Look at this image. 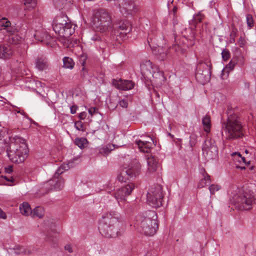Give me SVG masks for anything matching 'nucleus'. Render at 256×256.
Listing matches in <instances>:
<instances>
[{
	"label": "nucleus",
	"mask_w": 256,
	"mask_h": 256,
	"mask_svg": "<svg viewBox=\"0 0 256 256\" xmlns=\"http://www.w3.org/2000/svg\"><path fill=\"white\" fill-rule=\"evenodd\" d=\"M118 214L110 212L102 216L100 220L98 230L100 234L106 238H116L122 235L118 231Z\"/></svg>",
	"instance_id": "obj_1"
},
{
	"label": "nucleus",
	"mask_w": 256,
	"mask_h": 256,
	"mask_svg": "<svg viewBox=\"0 0 256 256\" xmlns=\"http://www.w3.org/2000/svg\"><path fill=\"white\" fill-rule=\"evenodd\" d=\"M156 214L154 211H149L144 214L136 216L134 227L146 236H152L158 229Z\"/></svg>",
	"instance_id": "obj_2"
},
{
	"label": "nucleus",
	"mask_w": 256,
	"mask_h": 256,
	"mask_svg": "<svg viewBox=\"0 0 256 256\" xmlns=\"http://www.w3.org/2000/svg\"><path fill=\"white\" fill-rule=\"evenodd\" d=\"M222 128L228 140H234L244 136L243 126L240 118L237 114H231L226 121L222 122Z\"/></svg>",
	"instance_id": "obj_3"
},
{
	"label": "nucleus",
	"mask_w": 256,
	"mask_h": 256,
	"mask_svg": "<svg viewBox=\"0 0 256 256\" xmlns=\"http://www.w3.org/2000/svg\"><path fill=\"white\" fill-rule=\"evenodd\" d=\"M28 146L25 140L21 138H14V142L10 144L7 154L10 160L14 163L23 162L27 156Z\"/></svg>",
	"instance_id": "obj_4"
},
{
	"label": "nucleus",
	"mask_w": 256,
	"mask_h": 256,
	"mask_svg": "<svg viewBox=\"0 0 256 256\" xmlns=\"http://www.w3.org/2000/svg\"><path fill=\"white\" fill-rule=\"evenodd\" d=\"M67 19L66 16L60 15L56 16L53 21V30L61 37L68 38L74 32L72 24L67 22Z\"/></svg>",
	"instance_id": "obj_5"
},
{
	"label": "nucleus",
	"mask_w": 256,
	"mask_h": 256,
	"mask_svg": "<svg viewBox=\"0 0 256 256\" xmlns=\"http://www.w3.org/2000/svg\"><path fill=\"white\" fill-rule=\"evenodd\" d=\"M94 26L97 31L106 33L112 28V18L108 12L104 9L100 10L93 20Z\"/></svg>",
	"instance_id": "obj_6"
},
{
	"label": "nucleus",
	"mask_w": 256,
	"mask_h": 256,
	"mask_svg": "<svg viewBox=\"0 0 256 256\" xmlns=\"http://www.w3.org/2000/svg\"><path fill=\"white\" fill-rule=\"evenodd\" d=\"M182 38L180 42H182L184 45L181 46L175 38L176 44L172 46V49L177 52H181L182 54L185 52V46L186 47H190L194 45L195 42V34L194 30L190 28H183L181 32Z\"/></svg>",
	"instance_id": "obj_7"
},
{
	"label": "nucleus",
	"mask_w": 256,
	"mask_h": 256,
	"mask_svg": "<svg viewBox=\"0 0 256 256\" xmlns=\"http://www.w3.org/2000/svg\"><path fill=\"white\" fill-rule=\"evenodd\" d=\"M164 194L160 184H154L148 189L146 196L147 202L153 208H157L162 205Z\"/></svg>",
	"instance_id": "obj_8"
},
{
	"label": "nucleus",
	"mask_w": 256,
	"mask_h": 256,
	"mask_svg": "<svg viewBox=\"0 0 256 256\" xmlns=\"http://www.w3.org/2000/svg\"><path fill=\"white\" fill-rule=\"evenodd\" d=\"M212 64L208 60H200L197 64L196 78L201 84L208 82L211 76Z\"/></svg>",
	"instance_id": "obj_9"
},
{
	"label": "nucleus",
	"mask_w": 256,
	"mask_h": 256,
	"mask_svg": "<svg viewBox=\"0 0 256 256\" xmlns=\"http://www.w3.org/2000/svg\"><path fill=\"white\" fill-rule=\"evenodd\" d=\"M131 26L129 22L126 20L116 22L112 24L111 35L117 41L125 38L126 34L131 31Z\"/></svg>",
	"instance_id": "obj_10"
},
{
	"label": "nucleus",
	"mask_w": 256,
	"mask_h": 256,
	"mask_svg": "<svg viewBox=\"0 0 256 256\" xmlns=\"http://www.w3.org/2000/svg\"><path fill=\"white\" fill-rule=\"evenodd\" d=\"M140 164L137 160H132L128 166L124 168L118 176L119 182H126L127 180L136 178L140 173Z\"/></svg>",
	"instance_id": "obj_11"
},
{
	"label": "nucleus",
	"mask_w": 256,
	"mask_h": 256,
	"mask_svg": "<svg viewBox=\"0 0 256 256\" xmlns=\"http://www.w3.org/2000/svg\"><path fill=\"white\" fill-rule=\"evenodd\" d=\"M256 198L252 191H244L236 198V202L240 210H248L256 204Z\"/></svg>",
	"instance_id": "obj_12"
},
{
	"label": "nucleus",
	"mask_w": 256,
	"mask_h": 256,
	"mask_svg": "<svg viewBox=\"0 0 256 256\" xmlns=\"http://www.w3.org/2000/svg\"><path fill=\"white\" fill-rule=\"evenodd\" d=\"M134 188V184L133 183H130L118 189L112 193V195L116 200L119 205L122 206V204L124 202L126 198L131 194Z\"/></svg>",
	"instance_id": "obj_13"
},
{
	"label": "nucleus",
	"mask_w": 256,
	"mask_h": 256,
	"mask_svg": "<svg viewBox=\"0 0 256 256\" xmlns=\"http://www.w3.org/2000/svg\"><path fill=\"white\" fill-rule=\"evenodd\" d=\"M203 153L206 154L208 158H214L218 154V150L215 142L208 138L205 140L202 148Z\"/></svg>",
	"instance_id": "obj_14"
},
{
	"label": "nucleus",
	"mask_w": 256,
	"mask_h": 256,
	"mask_svg": "<svg viewBox=\"0 0 256 256\" xmlns=\"http://www.w3.org/2000/svg\"><path fill=\"white\" fill-rule=\"evenodd\" d=\"M64 186V180L61 178H54L44 184V188L46 190V193L52 190H60Z\"/></svg>",
	"instance_id": "obj_15"
},
{
	"label": "nucleus",
	"mask_w": 256,
	"mask_h": 256,
	"mask_svg": "<svg viewBox=\"0 0 256 256\" xmlns=\"http://www.w3.org/2000/svg\"><path fill=\"white\" fill-rule=\"evenodd\" d=\"M152 42V38L151 37L150 34H149L148 38V42L150 46L152 48L154 54L160 60H166L168 53V49L167 48L160 46L152 48L150 44V42Z\"/></svg>",
	"instance_id": "obj_16"
},
{
	"label": "nucleus",
	"mask_w": 256,
	"mask_h": 256,
	"mask_svg": "<svg viewBox=\"0 0 256 256\" xmlns=\"http://www.w3.org/2000/svg\"><path fill=\"white\" fill-rule=\"evenodd\" d=\"M136 6L132 0H123L120 4V8L123 15L132 14L136 12Z\"/></svg>",
	"instance_id": "obj_17"
},
{
	"label": "nucleus",
	"mask_w": 256,
	"mask_h": 256,
	"mask_svg": "<svg viewBox=\"0 0 256 256\" xmlns=\"http://www.w3.org/2000/svg\"><path fill=\"white\" fill-rule=\"evenodd\" d=\"M113 83L116 88L123 90H131L134 87V82L132 80L122 79L118 80H114Z\"/></svg>",
	"instance_id": "obj_18"
},
{
	"label": "nucleus",
	"mask_w": 256,
	"mask_h": 256,
	"mask_svg": "<svg viewBox=\"0 0 256 256\" xmlns=\"http://www.w3.org/2000/svg\"><path fill=\"white\" fill-rule=\"evenodd\" d=\"M49 66L48 60L44 56L37 58L35 62V67L40 71L46 70Z\"/></svg>",
	"instance_id": "obj_19"
},
{
	"label": "nucleus",
	"mask_w": 256,
	"mask_h": 256,
	"mask_svg": "<svg viewBox=\"0 0 256 256\" xmlns=\"http://www.w3.org/2000/svg\"><path fill=\"white\" fill-rule=\"evenodd\" d=\"M13 51L12 48L8 44L0 45V58L2 59L9 58L12 56Z\"/></svg>",
	"instance_id": "obj_20"
},
{
	"label": "nucleus",
	"mask_w": 256,
	"mask_h": 256,
	"mask_svg": "<svg viewBox=\"0 0 256 256\" xmlns=\"http://www.w3.org/2000/svg\"><path fill=\"white\" fill-rule=\"evenodd\" d=\"M0 30H6L8 33L14 34L16 32L11 23L6 18H0Z\"/></svg>",
	"instance_id": "obj_21"
},
{
	"label": "nucleus",
	"mask_w": 256,
	"mask_h": 256,
	"mask_svg": "<svg viewBox=\"0 0 256 256\" xmlns=\"http://www.w3.org/2000/svg\"><path fill=\"white\" fill-rule=\"evenodd\" d=\"M35 39L42 43L48 44L51 40L52 37L44 32L37 31L34 34Z\"/></svg>",
	"instance_id": "obj_22"
},
{
	"label": "nucleus",
	"mask_w": 256,
	"mask_h": 256,
	"mask_svg": "<svg viewBox=\"0 0 256 256\" xmlns=\"http://www.w3.org/2000/svg\"><path fill=\"white\" fill-rule=\"evenodd\" d=\"M136 144L140 150L144 152H150L152 146L151 142L141 140H136Z\"/></svg>",
	"instance_id": "obj_23"
},
{
	"label": "nucleus",
	"mask_w": 256,
	"mask_h": 256,
	"mask_svg": "<svg viewBox=\"0 0 256 256\" xmlns=\"http://www.w3.org/2000/svg\"><path fill=\"white\" fill-rule=\"evenodd\" d=\"M203 178L199 182L198 187V188H204L210 183V176L206 172L204 169H202L200 171Z\"/></svg>",
	"instance_id": "obj_24"
},
{
	"label": "nucleus",
	"mask_w": 256,
	"mask_h": 256,
	"mask_svg": "<svg viewBox=\"0 0 256 256\" xmlns=\"http://www.w3.org/2000/svg\"><path fill=\"white\" fill-rule=\"evenodd\" d=\"M147 163L148 169L150 172H154L156 170L158 166V160L154 156H150L147 158Z\"/></svg>",
	"instance_id": "obj_25"
},
{
	"label": "nucleus",
	"mask_w": 256,
	"mask_h": 256,
	"mask_svg": "<svg viewBox=\"0 0 256 256\" xmlns=\"http://www.w3.org/2000/svg\"><path fill=\"white\" fill-rule=\"evenodd\" d=\"M140 69L144 74H151L153 69L152 62L150 60H146L140 64Z\"/></svg>",
	"instance_id": "obj_26"
},
{
	"label": "nucleus",
	"mask_w": 256,
	"mask_h": 256,
	"mask_svg": "<svg viewBox=\"0 0 256 256\" xmlns=\"http://www.w3.org/2000/svg\"><path fill=\"white\" fill-rule=\"evenodd\" d=\"M20 210L21 214L26 216L29 214H30V212H32L30 204L26 202H24L20 204Z\"/></svg>",
	"instance_id": "obj_27"
},
{
	"label": "nucleus",
	"mask_w": 256,
	"mask_h": 256,
	"mask_svg": "<svg viewBox=\"0 0 256 256\" xmlns=\"http://www.w3.org/2000/svg\"><path fill=\"white\" fill-rule=\"evenodd\" d=\"M44 215V210L42 207L37 206L30 212V216L32 218H42Z\"/></svg>",
	"instance_id": "obj_28"
},
{
	"label": "nucleus",
	"mask_w": 256,
	"mask_h": 256,
	"mask_svg": "<svg viewBox=\"0 0 256 256\" xmlns=\"http://www.w3.org/2000/svg\"><path fill=\"white\" fill-rule=\"evenodd\" d=\"M202 123L204 127V130L206 132H209L210 129V117L208 115H206L202 119Z\"/></svg>",
	"instance_id": "obj_29"
},
{
	"label": "nucleus",
	"mask_w": 256,
	"mask_h": 256,
	"mask_svg": "<svg viewBox=\"0 0 256 256\" xmlns=\"http://www.w3.org/2000/svg\"><path fill=\"white\" fill-rule=\"evenodd\" d=\"M63 64L64 67L66 68L72 69L74 66V62L72 58L66 56L64 58Z\"/></svg>",
	"instance_id": "obj_30"
},
{
	"label": "nucleus",
	"mask_w": 256,
	"mask_h": 256,
	"mask_svg": "<svg viewBox=\"0 0 256 256\" xmlns=\"http://www.w3.org/2000/svg\"><path fill=\"white\" fill-rule=\"evenodd\" d=\"M88 143V140L84 138H78L75 139L74 144L80 148H84Z\"/></svg>",
	"instance_id": "obj_31"
},
{
	"label": "nucleus",
	"mask_w": 256,
	"mask_h": 256,
	"mask_svg": "<svg viewBox=\"0 0 256 256\" xmlns=\"http://www.w3.org/2000/svg\"><path fill=\"white\" fill-rule=\"evenodd\" d=\"M114 148V145L113 144H108L106 146L102 147L100 150L99 152L104 155H108L110 152Z\"/></svg>",
	"instance_id": "obj_32"
},
{
	"label": "nucleus",
	"mask_w": 256,
	"mask_h": 256,
	"mask_svg": "<svg viewBox=\"0 0 256 256\" xmlns=\"http://www.w3.org/2000/svg\"><path fill=\"white\" fill-rule=\"evenodd\" d=\"M14 252L16 254H28L30 253L28 250H27L26 248L22 246H16L14 248Z\"/></svg>",
	"instance_id": "obj_33"
},
{
	"label": "nucleus",
	"mask_w": 256,
	"mask_h": 256,
	"mask_svg": "<svg viewBox=\"0 0 256 256\" xmlns=\"http://www.w3.org/2000/svg\"><path fill=\"white\" fill-rule=\"evenodd\" d=\"M204 18V14L200 12H198V14L194 16L192 20L196 27L198 23H200L202 22Z\"/></svg>",
	"instance_id": "obj_34"
},
{
	"label": "nucleus",
	"mask_w": 256,
	"mask_h": 256,
	"mask_svg": "<svg viewBox=\"0 0 256 256\" xmlns=\"http://www.w3.org/2000/svg\"><path fill=\"white\" fill-rule=\"evenodd\" d=\"M25 6L29 10L34 8L36 6V0H23Z\"/></svg>",
	"instance_id": "obj_35"
},
{
	"label": "nucleus",
	"mask_w": 256,
	"mask_h": 256,
	"mask_svg": "<svg viewBox=\"0 0 256 256\" xmlns=\"http://www.w3.org/2000/svg\"><path fill=\"white\" fill-rule=\"evenodd\" d=\"M69 166L68 164L66 166H61L56 172L54 174V178H58L60 174H62L66 170H68Z\"/></svg>",
	"instance_id": "obj_36"
},
{
	"label": "nucleus",
	"mask_w": 256,
	"mask_h": 256,
	"mask_svg": "<svg viewBox=\"0 0 256 256\" xmlns=\"http://www.w3.org/2000/svg\"><path fill=\"white\" fill-rule=\"evenodd\" d=\"M14 29L16 30V32H14V33L12 34L8 33L10 35V37L9 38V40H10L9 42L12 44H16L18 43V39L16 37L14 36V34L18 32V31L16 28H14Z\"/></svg>",
	"instance_id": "obj_37"
},
{
	"label": "nucleus",
	"mask_w": 256,
	"mask_h": 256,
	"mask_svg": "<svg viewBox=\"0 0 256 256\" xmlns=\"http://www.w3.org/2000/svg\"><path fill=\"white\" fill-rule=\"evenodd\" d=\"M230 52L227 49H224L222 52V56L224 60H227L230 58Z\"/></svg>",
	"instance_id": "obj_38"
},
{
	"label": "nucleus",
	"mask_w": 256,
	"mask_h": 256,
	"mask_svg": "<svg viewBox=\"0 0 256 256\" xmlns=\"http://www.w3.org/2000/svg\"><path fill=\"white\" fill-rule=\"evenodd\" d=\"M208 188L211 194H214L220 188V186L217 184H212L209 186Z\"/></svg>",
	"instance_id": "obj_39"
},
{
	"label": "nucleus",
	"mask_w": 256,
	"mask_h": 256,
	"mask_svg": "<svg viewBox=\"0 0 256 256\" xmlns=\"http://www.w3.org/2000/svg\"><path fill=\"white\" fill-rule=\"evenodd\" d=\"M238 30L234 26H232V32L230 34V38L233 40L234 42H234L235 41V38L237 36Z\"/></svg>",
	"instance_id": "obj_40"
},
{
	"label": "nucleus",
	"mask_w": 256,
	"mask_h": 256,
	"mask_svg": "<svg viewBox=\"0 0 256 256\" xmlns=\"http://www.w3.org/2000/svg\"><path fill=\"white\" fill-rule=\"evenodd\" d=\"M0 178L4 179L6 180V181L8 182H10V183L6 184V185H8V186L13 185V183L15 180L14 179L12 176H6L2 175L0 176Z\"/></svg>",
	"instance_id": "obj_41"
},
{
	"label": "nucleus",
	"mask_w": 256,
	"mask_h": 256,
	"mask_svg": "<svg viewBox=\"0 0 256 256\" xmlns=\"http://www.w3.org/2000/svg\"><path fill=\"white\" fill-rule=\"evenodd\" d=\"M246 23L250 28H252L254 26V20L252 16L250 14L246 15Z\"/></svg>",
	"instance_id": "obj_42"
},
{
	"label": "nucleus",
	"mask_w": 256,
	"mask_h": 256,
	"mask_svg": "<svg viewBox=\"0 0 256 256\" xmlns=\"http://www.w3.org/2000/svg\"><path fill=\"white\" fill-rule=\"evenodd\" d=\"M74 127L75 128L80 131H84V125L82 122L80 121H76L74 122Z\"/></svg>",
	"instance_id": "obj_43"
},
{
	"label": "nucleus",
	"mask_w": 256,
	"mask_h": 256,
	"mask_svg": "<svg viewBox=\"0 0 256 256\" xmlns=\"http://www.w3.org/2000/svg\"><path fill=\"white\" fill-rule=\"evenodd\" d=\"M232 156H237L238 157V160L240 162L242 160L244 162H245V158L242 156L239 152H234L232 154Z\"/></svg>",
	"instance_id": "obj_44"
},
{
	"label": "nucleus",
	"mask_w": 256,
	"mask_h": 256,
	"mask_svg": "<svg viewBox=\"0 0 256 256\" xmlns=\"http://www.w3.org/2000/svg\"><path fill=\"white\" fill-rule=\"evenodd\" d=\"M236 62L233 60H231L230 62L226 66V69L228 68L230 70H232L234 69Z\"/></svg>",
	"instance_id": "obj_45"
},
{
	"label": "nucleus",
	"mask_w": 256,
	"mask_h": 256,
	"mask_svg": "<svg viewBox=\"0 0 256 256\" xmlns=\"http://www.w3.org/2000/svg\"><path fill=\"white\" fill-rule=\"evenodd\" d=\"M88 112L92 116L98 112V109L95 107H92L89 108Z\"/></svg>",
	"instance_id": "obj_46"
},
{
	"label": "nucleus",
	"mask_w": 256,
	"mask_h": 256,
	"mask_svg": "<svg viewBox=\"0 0 256 256\" xmlns=\"http://www.w3.org/2000/svg\"><path fill=\"white\" fill-rule=\"evenodd\" d=\"M48 240L50 242H52V246L53 247H56L58 246V242H57V238H56V236H55V238H51V237H50L48 238Z\"/></svg>",
	"instance_id": "obj_47"
},
{
	"label": "nucleus",
	"mask_w": 256,
	"mask_h": 256,
	"mask_svg": "<svg viewBox=\"0 0 256 256\" xmlns=\"http://www.w3.org/2000/svg\"><path fill=\"white\" fill-rule=\"evenodd\" d=\"M86 60V56L85 55H82L80 58V62L82 65L83 66L82 70H84V66Z\"/></svg>",
	"instance_id": "obj_48"
},
{
	"label": "nucleus",
	"mask_w": 256,
	"mask_h": 256,
	"mask_svg": "<svg viewBox=\"0 0 256 256\" xmlns=\"http://www.w3.org/2000/svg\"><path fill=\"white\" fill-rule=\"evenodd\" d=\"M120 106L124 108H126L128 106V102L126 100H122L118 102Z\"/></svg>",
	"instance_id": "obj_49"
},
{
	"label": "nucleus",
	"mask_w": 256,
	"mask_h": 256,
	"mask_svg": "<svg viewBox=\"0 0 256 256\" xmlns=\"http://www.w3.org/2000/svg\"><path fill=\"white\" fill-rule=\"evenodd\" d=\"M238 42L240 47H244L246 42L244 38H243L242 36H240L239 38Z\"/></svg>",
	"instance_id": "obj_50"
},
{
	"label": "nucleus",
	"mask_w": 256,
	"mask_h": 256,
	"mask_svg": "<svg viewBox=\"0 0 256 256\" xmlns=\"http://www.w3.org/2000/svg\"><path fill=\"white\" fill-rule=\"evenodd\" d=\"M92 40L93 41L96 42H102V38L100 36H98V34H94V35L92 38Z\"/></svg>",
	"instance_id": "obj_51"
},
{
	"label": "nucleus",
	"mask_w": 256,
	"mask_h": 256,
	"mask_svg": "<svg viewBox=\"0 0 256 256\" xmlns=\"http://www.w3.org/2000/svg\"><path fill=\"white\" fill-rule=\"evenodd\" d=\"M78 108V107L76 105H73L70 106V113L72 114H74L76 113V112Z\"/></svg>",
	"instance_id": "obj_52"
},
{
	"label": "nucleus",
	"mask_w": 256,
	"mask_h": 256,
	"mask_svg": "<svg viewBox=\"0 0 256 256\" xmlns=\"http://www.w3.org/2000/svg\"><path fill=\"white\" fill-rule=\"evenodd\" d=\"M227 114H228V116L230 115V114H236L232 112V108L230 106H228Z\"/></svg>",
	"instance_id": "obj_53"
},
{
	"label": "nucleus",
	"mask_w": 256,
	"mask_h": 256,
	"mask_svg": "<svg viewBox=\"0 0 256 256\" xmlns=\"http://www.w3.org/2000/svg\"><path fill=\"white\" fill-rule=\"evenodd\" d=\"M12 166H9L5 168V172L7 174H10L12 172Z\"/></svg>",
	"instance_id": "obj_54"
},
{
	"label": "nucleus",
	"mask_w": 256,
	"mask_h": 256,
	"mask_svg": "<svg viewBox=\"0 0 256 256\" xmlns=\"http://www.w3.org/2000/svg\"><path fill=\"white\" fill-rule=\"evenodd\" d=\"M0 218L2 219L6 218V214L0 208Z\"/></svg>",
	"instance_id": "obj_55"
},
{
	"label": "nucleus",
	"mask_w": 256,
	"mask_h": 256,
	"mask_svg": "<svg viewBox=\"0 0 256 256\" xmlns=\"http://www.w3.org/2000/svg\"><path fill=\"white\" fill-rule=\"evenodd\" d=\"M86 116V113L85 112H80L78 115V118L80 120H84Z\"/></svg>",
	"instance_id": "obj_56"
},
{
	"label": "nucleus",
	"mask_w": 256,
	"mask_h": 256,
	"mask_svg": "<svg viewBox=\"0 0 256 256\" xmlns=\"http://www.w3.org/2000/svg\"><path fill=\"white\" fill-rule=\"evenodd\" d=\"M65 250H68L69 252H72V248L70 244H66L64 246Z\"/></svg>",
	"instance_id": "obj_57"
},
{
	"label": "nucleus",
	"mask_w": 256,
	"mask_h": 256,
	"mask_svg": "<svg viewBox=\"0 0 256 256\" xmlns=\"http://www.w3.org/2000/svg\"><path fill=\"white\" fill-rule=\"evenodd\" d=\"M118 105V103H116L114 104H113L112 102H110V108H112V109L114 110L115 108H116L117 107Z\"/></svg>",
	"instance_id": "obj_58"
},
{
	"label": "nucleus",
	"mask_w": 256,
	"mask_h": 256,
	"mask_svg": "<svg viewBox=\"0 0 256 256\" xmlns=\"http://www.w3.org/2000/svg\"><path fill=\"white\" fill-rule=\"evenodd\" d=\"M194 140H195L194 138L190 137V144L192 147L195 144V142H194Z\"/></svg>",
	"instance_id": "obj_59"
},
{
	"label": "nucleus",
	"mask_w": 256,
	"mask_h": 256,
	"mask_svg": "<svg viewBox=\"0 0 256 256\" xmlns=\"http://www.w3.org/2000/svg\"><path fill=\"white\" fill-rule=\"evenodd\" d=\"M4 133V132L2 130V128L0 126V140L3 134Z\"/></svg>",
	"instance_id": "obj_60"
},
{
	"label": "nucleus",
	"mask_w": 256,
	"mask_h": 256,
	"mask_svg": "<svg viewBox=\"0 0 256 256\" xmlns=\"http://www.w3.org/2000/svg\"><path fill=\"white\" fill-rule=\"evenodd\" d=\"M146 256H156L154 252L152 253V252H148Z\"/></svg>",
	"instance_id": "obj_61"
},
{
	"label": "nucleus",
	"mask_w": 256,
	"mask_h": 256,
	"mask_svg": "<svg viewBox=\"0 0 256 256\" xmlns=\"http://www.w3.org/2000/svg\"><path fill=\"white\" fill-rule=\"evenodd\" d=\"M87 74V72H80V75L82 76V78H85L86 77V75Z\"/></svg>",
	"instance_id": "obj_62"
},
{
	"label": "nucleus",
	"mask_w": 256,
	"mask_h": 256,
	"mask_svg": "<svg viewBox=\"0 0 256 256\" xmlns=\"http://www.w3.org/2000/svg\"><path fill=\"white\" fill-rule=\"evenodd\" d=\"M0 102H3L4 103L6 104V101H7V100L5 98H4L2 96H0Z\"/></svg>",
	"instance_id": "obj_63"
},
{
	"label": "nucleus",
	"mask_w": 256,
	"mask_h": 256,
	"mask_svg": "<svg viewBox=\"0 0 256 256\" xmlns=\"http://www.w3.org/2000/svg\"><path fill=\"white\" fill-rule=\"evenodd\" d=\"M176 12H177V7L174 6V8H172V12L174 15H175L176 14Z\"/></svg>",
	"instance_id": "obj_64"
}]
</instances>
